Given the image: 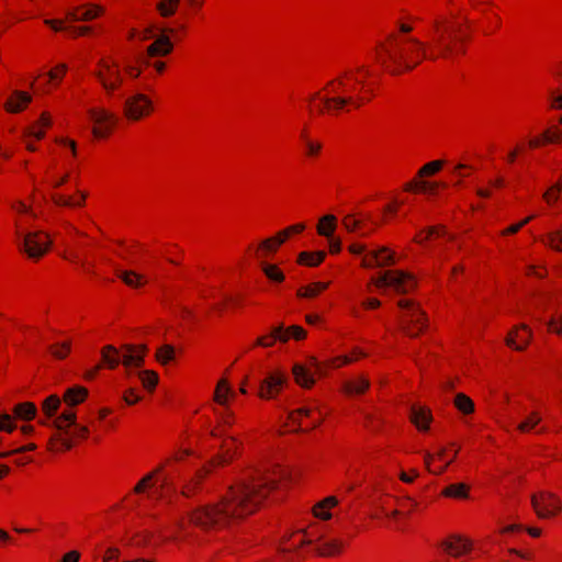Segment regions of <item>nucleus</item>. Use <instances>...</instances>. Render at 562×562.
<instances>
[{"instance_id": "nucleus-1", "label": "nucleus", "mask_w": 562, "mask_h": 562, "mask_svg": "<svg viewBox=\"0 0 562 562\" xmlns=\"http://www.w3.org/2000/svg\"><path fill=\"white\" fill-rule=\"evenodd\" d=\"M276 481L261 473L250 474L232 485L220 502L200 506L189 513V521L204 530L222 529L252 514L276 487Z\"/></svg>"}, {"instance_id": "nucleus-2", "label": "nucleus", "mask_w": 562, "mask_h": 562, "mask_svg": "<svg viewBox=\"0 0 562 562\" xmlns=\"http://www.w3.org/2000/svg\"><path fill=\"white\" fill-rule=\"evenodd\" d=\"M432 25L439 35L434 44L438 48V54L428 55L427 44L412 36H398L390 34L387 44H381L382 55L380 63L392 75H398L403 71H411L416 68L423 59L436 60L439 57H449L452 54V46L445 42L443 32H440L441 22L435 20Z\"/></svg>"}, {"instance_id": "nucleus-3", "label": "nucleus", "mask_w": 562, "mask_h": 562, "mask_svg": "<svg viewBox=\"0 0 562 562\" xmlns=\"http://www.w3.org/2000/svg\"><path fill=\"white\" fill-rule=\"evenodd\" d=\"M294 540L289 547L280 546L274 558L265 559L261 562H297L302 554L300 549L312 547L313 551L321 557H331L341 552L344 542L338 539L325 540L322 532L315 528L299 530Z\"/></svg>"}, {"instance_id": "nucleus-4", "label": "nucleus", "mask_w": 562, "mask_h": 562, "mask_svg": "<svg viewBox=\"0 0 562 562\" xmlns=\"http://www.w3.org/2000/svg\"><path fill=\"white\" fill-rule=\"evenodd\" d=\"M122 353L112 346L106 345L101 350L102 361L109 369H115L122 363L127 370L132 368H140L145 362V356L148 351L146 345L125 344L122 346Z\"/></svg>"}, {"instance_id": "nucleus-5", "label": "nucleus", "mask_w": 562, "mask_h": 562, "mask_svg": "<svg viewBox=\"0 0 562 562\" xmlns=\"http://www.w3.org/2000/svg\"><path fill=\"white\" fill-rule=\"evenodd\" d=\"M397 305L402 310V330L409 337L418 336L426 327L425 313L412 300H400Z\"/></svg>"}, {"instance_id": "nucleus-6", "label": "nucleus", "mask_w": 562, "mask_h": 562, "mask_svg": "<svg viewBox=\"0 0 562 562\" xmlns=\"http://www.w3.org/2000/svg\"><path fill=\"white\" fill-rule=\"evenodd\" d=\"M371 283L379 289L391 288L398 294L408 293L416 285L414 277L402 270L381 272L376 278L371 279Z\"/></svg>"}, {"instance_id": "nucleus-7", "label": "nucleus", "mask_w": 562, "mask_h": 562, "mask_svg": "<svg viewBox=\"0 0 562 562\" xmlns=\"http://www.w3.org/2000/svg\"><path fill=\"white\" fill-rule=\"evenodd\" d=\"M50 247V239L44 232H30L23 235L20 245L21 250L27 254L30 258L38 259L44 256Z\"/></svg>"}, {"instance_id": "nucleus-8", "label": "nucleus", "mask_w": 562, "mask_h": 562, "mask_svg": "<svg viewBox=\"0 0 562 562\" xmlns=\"http://www.w3.org/2000/svg\"><path fill=\"white\" fill-rule=\"evenodd\" d=\"M293 375L297 384L303 387L310 389L314 385V374H323L321 363L314 357H310L307 364L295 363L292 369Z\"/></svg>"}, {"instance_id": "nucleus-9", "label": "nucleus", "mask_w": 562, "mask_h": 562, "mask_svg": "<svg viewBox=\"0 0 562 562\" xmlns=\"http://www.w3.org/2000/svg\"><path fill=\"white\" fill-rule=\"evenodd\" d=\"M123 109L128 120L138 121L153 110V104L145 94L135 93L125 99Z\"/></svg>"}, {"instance_id": "nucleus-10", "label": "nucleus", "mask_w": 562, "mask_h": 562, "mask_svg": "<svg viewBox=\"0 0 562 562\" xmlns=\"http://www.w3.org/2000/svg\"><path fill=\"white\" fill-rule=\"evenodd\" d=\"M531 504L540 518H548L554 516L560 512V503L554 494L542 491L531 496Z\"/></svg>"}, {"instance_id": "nucleus-11", "label": "nucleus", "mask_w": 562, "mask_h": 562, "mask_svg": "<svg viewBox=\"0 0 562 562\" xmlns=\"http://www.w3.org/2000/svg\"><path fill=\"white\" fill-rule=\"evenodd\" d=\"M89 116L95 124L92 128L95 138L106 137L117 122V117L104 109H90Z\"/></svg>"}, {"instance_id": "nucleus-12", "label": "nucleus", "mask_w": 562, "mask_h": 562, "mask_svg": "<svg viewBox=\"0 0 562 562\" xmlns=\"http://www.w3.org/2000/svg\"><path fill=\"white\" fill-rule=\"evenodd\" d=\"M100 66L102 67V70L95 71L94 76L100 81L102 87L109 93H112L121 86L123 78H122L119 69L116 68L115 63H113V65H111L110 63L105 61L104 59H101Z\"/></svg>"}, {"instance_id": "nucleus-13", "label": "nucleus", "mask_w": 562, "mask_h": 562, "mask_svg": "<svg viewBox=\"0 0 562 562\" xmlns=\"http://www.w3.org/2000/svg\"><path fill=\"white\" fill-rule=\"evenodd\" d=\"M315 99H319L324 104L323 108H319L321 113H323L325 110H327L328 112H337L342 110L346 105H355L358 108L361 105L362 102V99H355L351 95L344 97L335 94L333 97H321L319 92H316L311 97V100Z\"/></svg>"}, {"instance_id": "nucleus-14", "label": "nucleus", "mask_w": 562, "mask_h": 562, "mask_svg": "<svg viewBox=\"0 0 562 562\" xmlns=\"http://www.w3.org/2000/svg\"><path fill=\"white\" fill-rule=\"evenodd\" d=\"M285 383L286 378L282 373H271L260 382L258 395L266 400L273 398Z\"/></svg>"}, {"instance_id": "nucleus-15", "label": "nucleus", "mask_w": 562, "mask_h": 562, "mask_svg": "<svg viewBox=\"0 0 562 562\" xmlns=\"http://www.w3.org/2000/svg\"><path fill=\"white\" fill-rule=\"evenodd\" d=\"M395 255L387 247H381L379 250L368 252L362 259L364 268L386 267L395 263Z\"/></svg>"}, {"instance_id": "nucleus-16", "label": "nucleus", "mask_w": 562, "mask_h": 562, "mask_svg": "<svg viewBox=\"0 0 562 562\" xmlns=\"http://www.w3.org/2000/svg\"><path fill=\"white\" fill-rule=\"evenodd\" d=\"M531 330L525 324L514 328L506 338V345L515 350H524L530 342Z\"/></svg>"}, {"instance_id": "nucleus-17", "label": "nucleus", "mask_w": 562, "mask_h": 562, "mask_svg": "<svg viewBox=\"0 0 562 562\" xmlns=\"http://www.w3.org/2000/svg\"><path fill=\"white\" fill-rule=\"evenodd\" d=\"M441 547L453 557H459L471 550V542L460 536H452L451 539L442 541Z\"/></svg>"}, {"instance_id": "nucleus-18", "label": "nucleus", "mask_w": 562, "mask_h": 562, "mask_svg": "<svg viewBox=\"0 0 562 562\" xmlns=\"http://www.w3.org/2000/svg\"><path fill=\"white\" fill-rule=\"evenodd\" d=\"M173 49V44L171 43L169 36L160 35L158 36L153 44L147 47V56L156 57V56H167Z\"/></svg>"}, {"instance_id": "nucleus-19", "label": "nucleus", "mask_w": 562, "mask_h": 562, "mask_svg": "<svg viewBox=\"0 0 562 562\" xmlns=\"http://www.w3.org/2000/svg\"><path fill=\"white\" fill-rule=\"evenodd\" d=\"M276 340L286 342L289 340V334L284 333L283 325H279L272 328L271 333L267 336L259 337L256 341L257 346L270 347Z\"/></svg>"}, {"instance_id": "nucleus-20", "label": "nucleus", "mask_w": 562, "mask_h": 562, "mask_svg": "<svg viewBox=\"0 0 562 562\" xmlns=\"http://www.w3.org/2000/svg\"><path fill=\"white\" fill-rule=\"evenodd\" d=\"M235 392L229 386L227 380L221 379L214 391V401L221 406H228V400L234 398Z\"/></svg>"}, {"instance_id": "nucleus-21", "label": "nucleus", "mask_w": 562, "mask_h": 562, "mask_svg": "<svg viewBox=\"0 0 562 562\" xmlns=\"http://www.w3.org/2000/svg\"><path fill=\"white\" fill-rule=\"evenodd\" d=\"M32 97L23 91H14L11 99L8 100L5 109L9 112L18 113L22 111L30 102Z\"/></svg>"}, {"instance_id": "nucleus-22", "label": "nucleus", "mask_w": 562, "mask_h": 562, "mask_svg": "<svg viewBox=\"0 0 562 562\" xmlns=\"http://www.w3.org/2000/svg\"><path fill=\"white\" fill-rule=\"evenodd\" d=\"M411 419L419 430H427L431 420L430 411L425 407L413 406L411 408Z\"/></svg>"}, {"instance_id": "nucleus-23", "label": "nucleus", "mask_w": 562, "mask_h": 562, "mask_svg": "<svg viewBox=\"0 0 562 562\" xmlns=\"http://www.w3.org/2000/svg\"><path fill=\"white\" fill-rule=\"evenodd\" d=\"M88 396V390L80 385H75L66 390L64 401L68 406H76L82 403Z\"/></svg>"}, {"instance_id": "nucleus-24", "label": "nucleus", "mask_w": 562, "mask_h": 562, "mask_svg": "<svg viewBox=\"0 0 562 562\" xmlns=\"http://www.w3.org/2000/svg\"><path fill=\"white\" fill-rule=\"evenodd\" d=\"M76 422V413L72 411H66L60 416L55 418L52 424H49L47 420H42L41 424L47 425V426H54L58 430L67 431L69 427H72V425Z\"/></svg>"}, {"instance_id": "nucleus-25", "label": "nucleus", "mask_w": 562, "mask_h": 562, "mask_svg": "<svg viewBox=\"0 0 562 562\" xmlns=\"http://www.w3.org/2000/svg\"><path fill=\"white\" fill-rule=\"evenodd\" d=\"M337 503L338 501L334 496H328L324 498L322 502L314 506V516L323 520L329 519L331 517L329 508L336 506Z\"/></svg>"}, {"instance_id": "nucleus-26", "label": "nucleus", "mask_w": 562, "mask_h": 562, "mask_svg": "<svg viewBox=\"0 0 562 562\" xmlns=\"http://www.w3.org/2000/svg\"><path fill=\"white\" fill-rule=\"evenodd\" d=\"M337 218L336 216L328 214L323 217H321L319 223L317 225V233L321 236H324L326 238H330L336 229Z\"/></svg>"}, {"instance_id": "nucleus-27", "label": "nucleus", "mask_w": 562, "mask_h": 562, "mask_svg": "<svg viewBox=\"0 0 562 562\" xmlns=\"http://www.w3.org/2000/svg\"><path fill=\"white\" fill-rule=\"evenodd\" d=\"M370 382L368 379L363 376H359L355 380L347 381L345 383V392L349 395L351 394H362L369 389Z\"/></svg>"}, {"instance_id": "nucleus-28", "label": "nucleus", "mask_w": 562, "mask_h": 562, "mask_svg": "<svg viewBox=\"0 0 562 562\" xmlns=\"http://www.w3.org/2000/svg\"><path fill=\"white\" fill-rule=\"evenodd\" d=\"M14 415L16 418L23 419V420H31L36 416L37 408L36 406L31 402H24L21 404H18L14 407Z\"/></svg>"}, {"instance_id": "nucleus-29", "label": "nucleus", "mask_w": 562, "mask_h": 562, "mask_svg": "<svg viewBox=\"0 0 562 562\" xmlns=\"http://www.w3.org/2000/svg\"><path fill=\"white\" fill-rule=\"evenodd\" d=\"M290 236V231H288V228H285L284 231H281L276 237L273 238H268L266 240H263L260 245V247L265 250V251H269V252H273L277 250V247L282 245L285 239Z\"/></svg>"}, {"instance_id": "nucleus-30", "label": "nucleus", "mask_w": 562, "mask_h": 562, "mask_svg": "<svg viewBox=\"0 0 562 562\" xmlns=\"http://www.w3.org/2000/svg\"><path fill=\"white\" fill-rule=\"evenodd\" d=\"M328 288L327 282H314L307 286H302L297 290L296 295L299 297L311 299L318 295L322 291Z\"/></svg>"}, {"instance_id": "nucleus-31", "label": "nucleus", "mask_w": 562, "mask_h": 562, "mask_svg": "<svg viewBox=\"0 0 562 562\" xmlns=\"http://www.w3.org/2000/svg\"><path fill=\"white\" fill-rule=\"evenodd\" d=\"M79 199L72 200L69 196H65L61 194H53L52 200L53 202L58 206H68V207H76L81 206L87 198L86 193L79 192Z\"/></svg>"}, {"instance_id": "nucleus-32", "label": "nucleus", "mask_w": 562, "mask_h": 562, "mask_svg": "<svg viewBox=\"0 0 562 562\" xmlns=\"http://www.w3.org/2000/svg\"><path fill=\"white\" fill-rule=\"evenodd\" d=\"M326 254L324 251L316 252H307L303 251L299 255V263L305 265L308 267L318 266L325 258Z\"/></svg>"}, {"instance_id": "nucleus-33", "label": "nucleus", "mask_w": 562, "mask_h": 562, "mask_svg": "<svg viewBox=\"0 0 562 562\" xmlns=\"http://www.w3.org/2000/svg\"><path fill=\"white\" fill-rule=\"evenodd\" d=\"M155 358L159 363L166 366L168 362L175 360L176 349L171 345H162L157 349Z\"/></svg>"}, {"instance_id": "nucleus-34", "label": "nucleus", "mask_w": 562, "mask_h": 562, "mask_svg": "<svg viewBox=\"0 0 562 562\" xmlns=\"http://www.w3.org/2000/svg\"><path fill=\"white\" fill-rule=\"evenodd\" d=\"M540 422L541 416L537 412H532L517 425V429L521 432H529L533 430Z\"/></svg>"}, {"instance_id": "nucleus-35", "label": "nucleus", "mask_w": 562, "mask_h": 562, "mask_svg": "<svg viewBox=\"0 0 562 562\" xmlns=\"http://www.w3.org/2000/svg\"><path fill=\"white\" fill-rule=\"evenodd\" d=\"M117 277L128 286L137 288L143 284V276L132 270L119 271Z\"/></svg>"}, {"instance_id": "nucleus-36", "label": "nucleus", "mask_w": 562, "mask_h": 562, "mask_svg": "<svg viewBox=\"0 0 562 562\" xmlns=\"http://www.w3.org/2000/svg\"><path fill=\"white\" fill-rule=\"evenodd\" d=\"M60 406V397L58 395H50L44 400L42 409L47 419L52 418Z\"/></svg>"}, {"instance_id": "nucleus-37", "label": "nucleus", "mask_w": 562, "mask_h": 562, "mask_svg": "<svg viewBox=\"0 0 562 562\" xmlns=\"http://www.w3.org/2000/svg\"><path fill=\"white\" fill-rule=\"evenodd\" d=\"M454 405L463 414H471L474 411L473 401L463 393H458L456 395Z\"/></svg>"}, {"instance_id": "nucleus-38", "label": "nucleus", "mask_w": 562, "mask_h": 562, "mask_svg": "<svg viewBox=\"0 0 562 562\" xmlns=\"http://www.w3.org/2000/svg\"><path fill=\"white\" fill-rule=\"evenodd\" d=\"M142 384L148 391H153L158 383V374L153 370H143L137 372Z\"/></svg>"}, {"instance_id": "nucleus-39", "label": "nucleus", "mask_w": 562, "mask_h": 562, "mask_svg": "<svg viewBox=\"0 0 562 562\" xmlns=\"http://www.w3.org/2000/svg\"><path fill=\"white\" fill-rule=\"evenodd\" d=\"M442 494L447 497L467 498L468 486L464 483L451 484L443 490Z\"/></svg>"}, {"instance_id": "nucleus-40", "label": "nucleus", "mask_w": 562, "mask_h": 562, "mask_svg": "<svg viewBox=\"0 0 562 562\" xmlns=\"http://www.w3.org/2000/svg\"><path fill=\"white\" fill-rule=\"evenodd\" d=\"M179 2H180V0H161L157 4V9L162 16H165V18L171 16L172 14H175V12L179 5Z\"/></svg>"}, {"instance_id": "nucleus-41", "label": "nucleus", "mask_w": 562, "mask_h": 562, "mask_svg": "<svg viewBox=\"0 0 562 562\" xmlns=\"http://www.w3.org/2000/svg\"><path fill=\"white\" fill-rule=\"evenodd\" d=\"M262 270L271 281L282 282L284 280L283 272L274 265L265 263Z\"/></svg>"}, {"instance_id": "nucleus-42", "label": "nucleus", "mask_w": 562, "mask_h": 562, "mask_svg": "<svg viewBox=\"0 0 562 562\" xmlns=\"http://www.w3.org/2000/svg\"><path fill=\"white\" fill-rule=\"evenodd\" d=\"M544 244L558 251H562V229L550 233L547 236Z\"/></svg>"}, {"instance_id": "nucleus-43", "label": "nucleus", "mask_w": 562, "mask_h": 562, "mask_svg": "<svg viewBox=\"0 0 562 562\" xmlns=\"http://www.w3.org/2000/svg\"><path fill=\"white\" fill-rule=\"evenodd\" d=\"M443 166V161L441 160H432L426 165H424L418 171L419 177L431 176L438 172Z\"/></svg>"}, {"instance_id": "nucleus-44", "label": "nucleus", "mask_w": 562, "mask_h": 562, "mask_svg": "<svg viewBox=\"0 0 562 562\" xmlns=\"http://www.w3.org/2000/svg\"><path fill=\"white\" fill-rule=\"evenodd\" d=\"M50 353L57 359H64L70 351V342L65 341L59 345H52L48 347Z\"/></svg>"}, {"instance_id": "nucleus-45", "label": "nucleus", "mask_w": 562, "mask_h": 562, "mask_svg": "<svg viewBox=\"0 0 562 562\" xmlns=\"http://www.w3.org/2000/svg\"><path fill=\"white\" fill-rule=\"evenodd\" d=\"M562 189V177L561 179L550 187L544 193L543 199L550 204L552 202H555L559 199V193Z\"/></svg>"}, {"instance_id": "nucleus-46", "label": "nucleus", "mask_w": 562, "mask_h": 562, "mask_svg": "<svg viewBox=\"0 0 562 562\" xmlns=\"http://www.w3.org/2000/svg\"><path fill=\"white\" fill-rule=\"evenodd\" d=\"M223 411H215L220 426H232L234 423V413L229 409L228 406H223Z\"/></svg>"}, {"instance_id": "nucleus-47", "label": "nucleus", "mask_w": 562, "mask_h": 562, "mask_svg": "<svg viewBox=\"0 0 562 562\" xmlns=\"http://www.w3.org/2000/svg\"><path fill=\"white\" fill-rule=\"evenodd\" d=\"M102 13H103V8L100 5L93 4V5H90L89 8L85 9L82 11V13H80V16L78 19H80L81 21H90V20L95 19L97 16H99Z\"/></svg>"}, {"instance_id": "nucleus-48", "label": "nucleus", "mask_w": 562, "mask_h": 562, "mask_svg": "<svg viewBox=\"0 0 562 562\" xmlns=\"http://www.w3.org/2000/svg\"><path fill=\"white\" fill-rule=\"evenodd\" d=\"M72 447V443L68 439L60 438L59 436H55L50 439L49 449L52 450H68Z\"/></svg>"}, {"instance_id": "nucleus-49", "label": "nucleus", "mask_w": 562, "mask_h": 562, "mask_svg": "<svg viewBox=\"0 0 562 562\" xmlns=\"http://www.w3.org/2000/svg\"><path fill=\"white\" fill-rule=\"evenodd\" d=\"M15 429V424L11 415L0 414V431L11 432Z\"/></svg>"}, {"instance_id": "nucleus-50", "label": "nucleus", "mask_w": 562, "mask_h": 562, "mask_svg": "<svg viewBox=\"0 0 562 562\" xmlns=\"http://www.w3.org/2000/svg\"><path fill=\"white\" fill-rule=\"evenodd\" d=\"M161 468L157 469L155 472L147 474L144 476L134 487L135 493H143L145 488L150 484L151 480L154 479L155 474L159 472Z\"/></svg>"}, {"instance_id": "nucleus-51", "label": "nucleus", "mask_w": 562, "mask_h": 562, "mask_svg": "<svg viewBox=\"0 0 562 562\" xmlns=\"http://www.w3.org/2000/svg\"><path fill=\"white\" fill-rule=\"evenodd\" d=\"M342 224L349 233H353L360 227L361 222L356 220L351 214H349L345 216V218L342 220Z\"/></svg>"}, {"instance_id": "nucleus-52", "label": "nucleus", "mask_w": 562, "mask_h": 562, "mask_svg": "<svg viewBox=\"0 0 562 562\" xmlns=\"http://www.w3.org/2000/svg\"><path fill=\"white\" fill-rule=\"evenodd\" d=\"M284 333L289 334V339L293 337L296 340L303 339L306 336V331L296 325L290 326L289 328H284Z\"/></svg>"}, {"instance_id": "nucleus-53", "label": "nucleus", "mask_w": 562, "mask_h": 562, "mask_svg": "<svg viewBox=\"0 0 562 562\" xmlns=\"http://www.w3.org/2000/svg\"><path fill=\"white\" fill-rule=\"evenodd\" d=\"M222 449L224 450V452L222 454L217 456L215 459V462L218 465L227 463L233 458V452L231 451L229 447H227L226 445H223Z\"/></svg>"}, {"instance_id": "nucleus-54", "label": "nucleus", "mask_w": 562, "mask_h": 562, "mask_svg": "<svg viewBox=\"0 0 562 562\" xmlns=\"http://www.w3.org/2000/svg\"><path fill=\"white\" fill-rule=\"evenodd\" d=\"M311 413H312V409L311 408H306V407H302V408H299L296 411H293L289 414V418L293 422V423H299V418L301 416H311Z\"/></svg>"}, {"instance_id": "nucleus-55", "label": "nucleus", "mask_w": 562, "mask_h": 562, "mask_svg": "<svg viewBox=\"0 0 562 562\" xmlns=\"http://www.w3.org/2000/svg\"><path fill=\"white\" fill-rule=\"evenodd\" d=\"M533 216H529V217H526L525 220H522L521 222L515 224V225H512L509 227H507L503 234L504 235H507V234H516L517 232H519L526 224H528L531 220H532Z\"/></svg>"}, {"instance_id": "nucleus-56", "label": "nucleus", "mask_w": 562, "mask_h": 562, "mask_svg": "<svg viewBox=\"0 0 562 562\" xmlns=\"http://www.w3.org/2000/svg\"><path fill=\"white\" fill-rule=\"evenodd\" d=\"M548 327L550 330H552L559 335H562V315L558 319L551 318L548 322Z\"/></svg>"}, {"instance_id": "nucleus-57", "label": "nucleus", "mask_w": 562, "mask_h": 562, "mask_svg": "<svg viewBox=\"0 0 562 562\" xmlns=\"http://www.w3.org/2000/svg\"><path fill=\"white\" fill-rule=\"evenodd\" d=\"M67 71V66L65 64L58 65L54 70L48 72V77L50 80H55L61 76H64Z\"/></svg>"}, {"instance_id": "nucleus-58", "label": "nucleus", "mask_w": 562, "mask_h": 562, "mask_svg": "<svg viewBox=\"0 0 562 562\" xmlns=\"http://www.w3.org/2000/svg\"><path fill=\"white\" fill-rule=\"evenodd\" d=\"M35 449H36V445L29 443V445H25V446L15 448V449L4 450L3 452L9 453V457H10V456H13V454H16V453H23V452H26V451H33Z\"/></svg>"}, {"instance_id": "nucleus-59", "label": "nucleus", "mask_w": 562, "mask_h": 562, "mask_svg": "<svg viewBox=\"0 0 562 562\" xmlns=\"http://www.w3.org/2000/svg\"><path fill=\"white\" fill-rule=\"evenodd\" d=\"M119 555H120L119 549L110 548V549H108V551L103 558V562H117Z\"/></svg>"}, {"instance_id": "nucleus-60", "label": "nucleus", "mask_w": 562, "mask_h": 562, "mask_svg": "<svg viewBox=\"0 0 562 562\" xmlns=\"http://www.w3.org/2000/svg\"><path fill=\"white\" fill-rule=\"evenodd\" d=\"M72 427H74V430H72L71 435L74 437L85 438L88 435V428L87 427L78 425L76 423L72 425Z\"/></svg>"}, {"instance_id": "nucleus-61", "label": "nucleus", "mask_w": 562, "mask_h": 562, "mask_svg": "<svg viewBox=\"0 0 562 562\" xmlns=\"http://www.w3.org/2000/svg\"><path fill=\"white\" fill-rule=\"evenodd\" d=\"M329 241V250L331 254H338L341 249V241L338 238H334L333 236L330 238H327Z\"/></svg>"}, {"instance_id": "nucleus-62", "label": "nucleus", "mask_w": 562, "mask_h": 562, "mask_svg": "<svg viewBox=\"0 0 562 562\" xmlns=\"http://www.w3.org/2000/svg\"><path fill=\"white\" fill-rule=\"evenodd\" d=\"M438 186L436 182L419 181V191L434 192Z\"/></svg>"}, {"instance_id": "nucleus-63", "label": "nucleus", "mask_w": 562, "mask_h": 562, "mask_svg": "<svg viewBox=\"0 0 562 562\" xmlns=\"http://www.w3.org/2000/svg\"><path fill=\"white\" fill-rule=\"evenodd\" d=\"M327 87L331 88V92L333 93H337L338 88L345 87V81H344L342 77H340V78H337V79H334V80L329 81L327 83Z\"/></svg>"}, {"instance_id": "nucleus-64", "label": "nucleus", "mask_w": 562, "mask_h": 562, "mask_svg": "<svg viewBox=\"0 0 562 562\" xmlns=\"http://www.w3.org/2000/svg\"><path fill=\"white\" fill-rule=\"evenodd\" d=\"M80 559V553L78 551H70L66 553L63 558V562H78Z\"/></svg>"}]
</instances>
